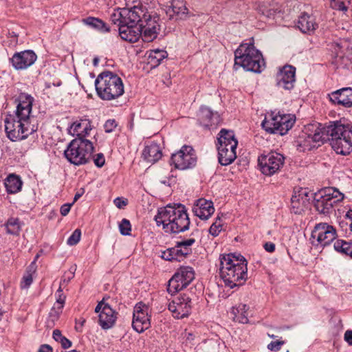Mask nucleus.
I'll return each mask as SVG.
<instances>
[{"label":"nucleus","instance_id":"nucleus-1","mask_svg":"<svg viewBox=\"0 0 352 352\" xmlns=\"http://www.w3.org/2000/svg\"><path fill=\"white\" fill-rule=\"evenodd\" d=\"M33 100L31 96L21 94L16 110L6 116L5 131L10 140L16 142L26 139L37 131L38 126L33 123L34 118L31 116Z\"/></svg>","mask_w":352,"mask_h":352},{"label":"nucleus","instance_id":"nucleus-2","mask_svg":"<svg viewBox=\"0 0 352 352\" xmlns=\"http://www.w3.org/2000/svg\"><path fill=\"white\" fill-rule=\"evenodd\" d=\"M219 274L225 285L230 289L243 285L248 278L247 261L233 254L219 256Z\"/></svg>","mask_w":352,"mask_h":352},{"label":"nucleus","instance_id":"nucleus-3","mask_svg":"<svg viewBox=\"0 0 352 352\" xmlns=\"http://www.w3.org/2000/svg\"><path fill=\"white\" fill-rule=\"evenodd\" d=\"M157 226L168 234L184 232L189 228L190 219L182 204L167 205L160 208L154 218Z\"/></svg>","mask_w":352,"mask_h":352},{"label":"nucleus","instance_id":"nucleus-4","mask_svg":"<svg viewBox=\"0 0 352 352\" xmlns=\"http://www.w3.org/2000/svg\"><path fill=\"white\" fill-rule=\"evenodd\" d=\"M320 124H311L306 130L311 131L308 133V141L314 142H324L331 140V138H339L342 140H347L348 136L352 134V127L344 125L340 121L331 122L329 125L320 128Z\"/></svg>","mask_w":352,"mask_h":352},{"label":"nucleus","instance_id":"nucleus-5","mask_svg":"<svg viewBox=\"0 0 352 352\" xmlns=\"http://www.w3.org/2000/svg\"><path fill=\"white\" fill-rule=\"evenodd\" d=\"M98 96L104 100L116 99L124 94V84L121 78L111 72L100 73L95 80Z\"/></svg>","mask_w":352,"mask_h":352},{"label":"nucleus","instance_id":"nucleus-6","mask_svg":"<svg viewBox=\"0 0 352 352\" xmlns=\"http://www.w3.org/2000/svg\"><path fill=\"white\" fill-rule=\"evenodd\" d=\"M235 65L255 73L261 72L265 67L261 53L252 43H242L234 52Z\"/></svg>","mask_w":352,"mask_h":352},{"label":"nucleus","instance_id":"nucleus-7","mask_svg":"<svg viewBox=\"0 0 352 352\" xmlns=\"http://www.w3.org/2000/svg\"><path fill=\"white\" fill-rule=\"evenodd\" d=\"M93 151L94 146L91 141L76 138L68 144L64 155L71 164L80 166L89 162Z\"/></svg>","mask_w":352,"mask_h":352},{"label":"nucleus","instance_id":"nucleus-8","mask_svg":"<svg viewBox=\"0 0 352 352\" xmlns=\"http://www.w3.org/2000/svg\"><path fill=\"white\" fill-rule=\"evenodd\" d=\"M343 198L344 195L335 188L321 189L314 194V206L319 213L327 214Z\"/></svg>","mask_w":352,"mask_h":352},{"label":"nucleus","instance_id":"nucleus-9","mask_svg":"<svg viewBox=\"0 0 352 352\" xmlns=\"http://www.w3.org/2000/svg\"><path fill=\"white\" fill-rule=\"evenodd\" d=\"M294 124V120L289 115H274L272 113L265 116L261 125L267 132L283 135L292 129Z\"/></svg>","mask_w":352,"mask_h":352},{"label":"nucleus","instance_id":"nucleus-10","mask_svg":"<svg viewBox=\"0 0 352 352\" xmlns=\"http://www.w3.org/2000/svg\"><path fill=\"white\" fill-rule=\"evenodd\" d=\"M194 278L195 271L191 267H181L169 280L167 290L173 295L186 288Z\"/></svg>","mask_w":352,"mask_h":352},{"label":"nucleus","instance_id":"nucleus-11","mask_svg":"<svg viewBox=\"0 0 352 352\" xmlns=\"http://www.w3.org/2000/svg\"><path fill=\"white\" fill-rule=\"evenodd\" d=\"M337 237L336 228L327 223H320L315 226L311 232V242L316 246L329 245Z\"/></svg>","mask_w":352,"mask_h":352},{"label":"nucleus","instance_id":"nucleus-12","mask_svg":"<svg viewBox=\"0 0 352 352\" xmlns=\"http://www.w3.org/2000/svg\"><path fill=\"white\" fill-rule=\"evenodd\" d=\"M195 243L193 238L182 239L177 241L174 247L161 251L160 256L168 261H181L192 253L191 246Z\"/></svg>","mask_w":352,"mask_h":352},{"label":"nucleus","instance_id":"nucleus-13","mask_svg":"<svg viewBox=\"0 0 352 352\" xmlns=\"http://www.w3.org/2000/svg\"><path fill=\"white\" fill-rule=\"evenodd\" d=\"M258 166L263 174L272 176L278 173L283 167L285 157L280 153L271 152L258 157Z\"/></svg>","mask_w":352,"mask_h":352},{"label":"nucleus","instance_id":"nucleus-14","mask_svg":"<svg viewBox=\"0 0 352 352\" xmlns=\"http://www.w3.org/2000/svg\"><path fill=\"white\" fill-rule=\"evenodd\" d=\"M141 26L142 39L144 42H151L155 40L160 31V17L155 13L148 12L142 16Z\"/></svg>","mask_w":352,"mask_h":352},{"label":"nucleus","instance_id":"nucleus-15","mask_svg":"<svg viewBox=\"0 0 352 352\" xmlns=\"http://www.w3.org/2000/svg\"><path fill=\"white\" fill-rule=\"evenodd\" d=\"M196 162L197 157L193 148L190 146H184L178 152L172 154L170 163L175 168L186 170L194 167Z\"/></svg>","mask_w":352,"mask_h":352},{"label":"nucleus","instance_id":"nucleus-16","mask_svg":"<svg viewBox=\"0 0 352 352\" xmlns=\"http://www.w3.org/2000/svg\"><path fill=\"white\" fill-rule=\"evenodd\" d=\"M151 310L148 305L138 302L133 313L132 327L138 333H142L151 327Z\"/></svg>","mask_w":352,"mask_h":352},{"label":"nucleus","instance_id":"nucleus-17","mask_svg":"<svg viewBox=\"0 0 352 352\" xmlns=\"http://www.w3.org/2000/svg\"><path fill=\"white\" fill-rule=\"evenodd\" d=\"M168 310L176 319L187 318L191 312V298L186 294L175 297L168 306Z\"/></svg>","mask_w":352,"mask_h":352},{"label":"nucleus","instance_id":"nucleus-18","mask_svg":"<svg viewBox=\"0 0 352 352\" xmlns=\"http://www.w3.org/2000/svg\"><path fill=\"white\" fill-rule=\"evenodd\" d=\"M95 311L98 314V323L102 329H109L114 326L118 313L109 304L100 302L96 307Z\"/></svg>","mask_w":352,"mask_h":352},{"label":"nucleus","instance_id":"nucleus-19","mask_svg":"<svg viewBox=\"0 0 352 352\" xmlns=\"http://www.w3.org/2000/svg\"><path fill=\"white\" fill-rule=\"evenodd\" d=\"M148 13V9L145 6L134 5L131 8H122L123 25H139L141 23L142 16Z\"/></svg>","mask_w":352,"mask_h":352},{"label":"nucleus","instance_id":"nucleus-20","mask_svg":"<svg viewBox=\"0 0 352 352\" xmlns=\"http://www.w3.org/2000/svg\"><path fill=\"white\" fill-rule=\"evenodd\" d=\"M36 59L34 52L28 50L14 53L10 60L16 70H25L32 66Z\"/></svg>","mask_w":352,"mask_h":352},{"label":"nucleus","instance_id":"nucleus-21","mask_svg":"<svg viewBox=\"0 0 352 352\" xmlns=\"http://www.w3.org/2000/svg\"><path fill=\"white\" fill-rule=\"evenodd\" d=\"M296 82V68L292 65H285L276 75L277 86L285 90L294 88Z\"/></svg>","mask_w":352,"mask_h":352},{"label":"nucleus","instance_id":"nucleus-22","mask_svg":"<svg viewBox=\"0 0 352 352\" xmlns=\"http://www.w3.org/2000/svg\"><path fill=\"white\" fill-rule=\"evenodd\" d=\"M309 192L305 188H300L294 191L291 198L292 212L300 214L309 204Z\"/></svg>","mask_w":352,"mask_h":352},{"label":"nucleus","instance_id":"nucleus-23","mask_svg":"<svg viewBox=\"0 0 352 352\" xmlns=\"http://www.w3.org/2000/svg\"><path fill=\"white\" fill-rule=\"evenodd\" d=\"M164 8L169 19H184L188 14V9L185 3L182 0H171Z\"/></svg>","mask_w":352,"mask_h":352},{"label":"nucleus","instance_id":"nucleus-24","mask_svg":"<svg viewBox=\"0 0 352 352\" xmlns=\"http://www.w3.org/2000/svg\"><path fill=\"white\" fill-rule=\"evenodd\" d=\"M200 125L206 128L215 126L220 121L217 112H213L207 107H201L197 114Z\"/></svg>","mask_w":352,"mask_h":352},{"label":"nucleus","instance_id":"nucleus-25","mask_svg":"<svg viewBox=\"0 0 352 352\" xmlns=\"http://www.w3.org/2000/svg\"><path fill=\"white\" fill-rule=\"evenodd\" d=\"M119 34L122 40L130 43L142 38L141 26L140 25H122L118 28Z\"/></svg>","mask_w":352,"mask_h":352},{"label":"nucleus","instance_id":"nucleus-26","mask_svg":"<svg viewBox=\"0 0 352 352\" xmlns=\"http://www.w3.org/2000/svg\"><path fill=\"white\" fill-rule=\"evenodd\" d=\"M330 100L333 103L345 107L352 106V88L346 87L338 89L330 94Z\"/></svg>","mask_w":352,"mask_h":352},{"label":"nucleus","instance_id":"nucleus-27","mask_svg":"<svg viewBox=\"0 0 352 352\" xmlns=\"http://www.w3.org/2000/svg\"><path fill=\"white\" fill-rule=\"evenodd\" d=\"M192 211L201 219H208L214 212L213 203L204 199L197 200Z\"/></svg>","mask_w":352,"mask_h":352},{"label":"nucleus","instance_id":"nucleus-28","mask_svg":"<svg viewBox=\"0 0 352 352\" xmlns=\"http://www.w3.org/2000/svg\"><path fill=\"white\" fill-rule=\"evenodd\" d=\"M237 146L233 142L230 146H218V160L222 166H228L232 164L236 157Z\"/></svg>","mask_w":352,"mask_h":352},{"label":"nucleus","instance_id":"nucleus-29","mask_svg":"<svg viewBox=\"0 0 352 352\" xmlns=\"http://www.w3.org/2000/svg\"><path fill=\"white\" fill-rule=\"evenodd\" d=\"M162 155L159 144L154 142L147 143L142 151L144 160L152 164L157 162L162 157Z\"/></svg>","mask_w":352,"mask_h":352},{"label":"nucleus","instance_id":"nucleus-30","mask_svg":"<svg viewBox=\"0 0 352 352\" xmlns=\"http://www.w3.org/2000/svg\"><path fill=\"white\" fill-rule=\"evenodd\" d=\"M91 122L87 118H80L76 120L71 125L70 130L73 131V135L77 138H85L91 131Z\"/></svg>","mask_w":352,"mask_h":352},{"label":"nucleus","instance_id":"nucleus-31","mask_svg":"<svg viewBox=\"0 0 352 352\" xmlns=\"http://www.w3.org/2000/svg\"><path fill=\"white\" fill-rule=\"evenodd\" d=\"M351 137H347V140H342L340 138H331L329 141L331 142L332 148L338 153L346 155L352 151V134Z\"/></svg>","mask_w":352,"mask_h":352},{"label":"nucleus","instance_id":"nucleus-32","mask_svg":"<svg viewBox=\"0 0 352 352\" xmlns=\"http://www.w3.org/2000/svg\"><path fill=\"white\" fill-rule=\"evenodd\" d=\"M297 26L302 32L309 33L318 28V24L314 16L302 13L298 18Z\"/></svg>","mask_w":352,"mask_h":352},{"label":"nucleus","instance_id":"nucleus-33","mask_svg":"<svg viewBox=\"0 0 352 352\" xmlns=\"http://www.w3.org/2000/svg\"><path fill=\"white\" fill-rule=\"evenodd\" d=\"M4 184L8 193L14 194L21 191L23 182L19 175L12 173L6 178Z\"/></svg>","mask_w":352,"mask_h":352},{"label":"nucleus","instance_id":"nucleus-34","mask_svg":"<svg viewBox=\"0 0 352 352\" xmlns=\"http://www.w3.org/2000/svg\"><path fill=\"white\" fill-rule=\"evenodd\" d=\"M249 307L245 304L240 303L233 307L230 312L234 321L242 324H247L249 321L248 318V311Z\"/></svg>","mask_w":352,"mask_h":352},{"label":"nucleus","instance_id":"nucleus-35","mask_svg":"<svg viewBox=\"0 0 352 352\" xmlns=\"http://www.w3.org/2000/svg\"><path fill=\"white\" fill-rule=\"evenodd\" d=\"M218 146H230L235 143V146L238 145V141L234 137V131L232 130H227L222 129L219 133Z\"/></svg>","mask_w":352,"mask_h":352},{"label":"nucleus","instance_id":"nucleus-36","mask_svg":"<svg viewBox=\"0 0 352 352\" xmlns=\"http://www.w3.org/2000/svg\"><path fill=\"white\" fill-rule=\"evenodd\" d=\"M81 21L84 25H86L101 32H107L109 31V28L107 24L98 18L89 16L82 19Z\"/></svg>","mask_w":352,"mask_h":352},{"label":"nucleus","instance_id":"nucleus-37","mask_svg":"<svg viewBox=\"0 0 352 352\" xmlns=\"http://www.w3.org/2000/svg\"><path fill=\"white\" fill-rule=\"evenodd\" d=\"M167 56L168 53L165 50L159 49L153 50L149 52L148 58V62L154 66H157Z\"/></svg>","mask_w":352,"mask_h":352},{"label":"nucleus","instance_id":"nucleus-38","mask_svg":"<svg viewBox=\"0 0 352 352\" xmlns=\"http://www.w3.org/2000/svg\"><path fill=\"white\" fill-rule=\"evenodd\" d=\"M7 232L12 235H19L22 228V223L18 218L10 217L6 223Z\"/></svg>","mask_w":352,"mask_h":352},{"label":"nucleus","instance_id":"nucleus-39","mask_svg":"<svg viewBox=\"0 0 352 352\" xmlns=\"http://www.w3.org/2000/svg\"><path fill=\"white\" fill-rule=\"evenodd\" d=\"M35 261H33L31 265L28 267L25 274L23 275L21 282V288H28L29 287L33 281L32 275L36 271L35 268Z\"/></svg>","mask_w":352,"mask_h":352},{"label":"nucleus","instance_id":"nucleus-40","mask_svg":"<svg viewBox=\"0 0 352 352\" xmlns=\"http://www.w3.org/2000/svg\"><path fill=\"white\" fill-rule=\"evenodd\" d=\"M334 249L352 258V243L344 240H337L334 243Z\"/></svg>","mask_w":352,"mask_h":352},{"label":"nucleus","instance_id":"nucleus-41","mask_svg":"<svg viewBox=\"0 0 352 352\" xmlns=\"http://www.w3.org/2000/svg\"><path fill=\"white\" fill-rule=\"evenodd\" d=\"M53 338L61 344V346L64 349H68L72 346V342L67 338L63 336L58 329H55L53 331Z\"/></svg>","mask_w":352,"mask_h":352},{"label":"nucleus","instance_id":"nucleus-42","mask_svg":"<svg viewBox=\"0 0 352 352\" xmlns=\"http://www.w3.org/2000/svg\"><path fill=\"white\" fill-rule=\"evenodd\" d=\"M331 7L339 11L344 12L348 10V4L350 3V0H330Z\"/></svg>","mask_w":352,"mask_h":352},{"label":"nucleus","instance_id":"nucleus-43","mask_svg":"<svg viewBox=\"0 0 352 352\" xmlns=\"http://www.w3.org/2000/svg\"><path fill=\"white\" fill-rule=\"evenodd\" d=\"M120 234L124 236L131 235V225L126 219H123L119 224Z\"/></svg>","mask_w":352,"mask_h":352},{"label":"nucleus","instance_id":"nucleus-44","mask_svg":"<svg viewBox=\"0 0 352 352\" xmlns=\"http://www.w3.org/2000/svg\"><path fill=\"white\" fill-rule=\"evenodd\" d=\"M223 224L219 217L216 219V221L212 224L209 229V232L213 236H217L222 230Z\"/></svg>","mask_w":352,"mask_h":352},{"label":"nucleus","instance_id":"nucleus-45","mask_svg":"<svg viewBox=\"0 0 352 352\" xmlns=\"http://www.w3.org/2000/svg\"><path fill=\"white\" fill-rule=\"evenodd\" d=\"M110 19L113 23L118 24L119 27L120 25H122V19H124V16L122 14V8L114 10V12L111 14Z\"/></svg>","mask_w":352,"mask_h":352},{"label":"nucleus","instance_id":"nucleus-46","mask_svg":"<svg viewBox=\"0 0 352 352\" xmlns=\"http://www.w3.org/2000/svg\"><path fill=\"white\" fill-rule=\"evenodd\" d=\"M118 126V122L115 119H109L104 122L103 128L106 133H110L113 132Z\"/></svg>","mask_w":352,"mask_h":352},{"label":"nucleus","instance_id":"nucleus-47","mask_svg":"<svg viewBox=\"0 0 352 352\" xmlns=\"http://www.w3.org/2000/svg\"><path fill=\"white\" fill-rule=\"evenodd\" d=\"M80 236H81L80 230L76 229L73 232L72 235L68 238L67 243L69 245H75L80 241Z\"/></svg>","mask_w":352,"mask_h":352},{"label":"nucleus","instance_id":"nucleus-48","mask_svg":"<svg viewBox=\"0 0 352 352\" xmlns=\"http://www.w3.org/2000/svg\"><path fill=\"white\" fill-rule=\"evenodd\" d=\"M62 311L63 305H58V307L54 305L49 314L50 318H51L53 322L57 320Z\"/></svg>","mask_w":352,"mask_h":352},{"label":"nucleus","instance_id":"nucleus-49","mask_svg":"<svg viewBox=\"0 0 352 352\" xmlns=\"http://www.w3.org/2000/svg\"><path fill=\"white\" fill-rule=\"evenodd\" d=\"M62 292H63L62 283H60V287L56 293V295L57 296V299H56V302L54 305V306L58 307V305H63V307L64 306V303H65L66 297L65 295H63V294Z\"/></svg>","mask_w":352,"mask_h":352},{"label":"nucleus","instance_id":"nucleus-50","mask_svg":"<svg viewBox=\"0 0 352 352\" xmlns=\"http://www.w3.org/2000/svg\"><path fill=\"white\" fill-rule=\"evenodd\" d=\"M285 344L283 340L272 341L267 345V349L272 351H278Z\"/></svg>","mask_w":352,"mask_h":352},{"label":"nucleus","instance_id":"nucleus-51","mask_svg":"<svg viewBox=\"0 0 352 352\" xmlns=\"http://www.w3.org/2000/svg\"><path fill=\"white\" fill-rule=\"evenodd\" d=\"M258 12L266 16L267 18H274L276 11L272 9H267L264 5H261L258 8Z\"/></svg>","mask_w":352,"mask_h":352},{"label":"nucleus","instance_id":"nucleus-52","mask_svg":"<svg viewBox=\"0 0 352 352\" xmlns=\"http://www.w3.org/2000/svg\"><path fill=\"white\" fill-rule=\"evenodd\" d=\"M118 1V3L125 5V8H131L133 4L138 3L139 6L143 5V3H144V0H116Z\"/></svg>","mask_w":352,"mask_h":352},{"label":"nucleus","instance_id":"nucleus-53","mask_svg":"<svg viewBox=\"0 0 352 352\" xmlns=\"http://www.w3.org/2000/svg\"><path fill=\"white\" fill-rule=\"evenodd\" d=\"M94 162L95 165L98 167H102L105 162L104 156L102 153H98L94 157Z\"/></svg>","mask_w":352,"mask_h":352},{"label":"nucleus","instance_id":"nucleus-54","mask_svg":"<svg viewBox=\"0 0 352 352\" xmlns=\"http://www.w3.org/2000/svg\"><path fill=\"white\" fill-rule=\"evenodd\" d=\"M113 203L116 207L121 209L127 205L128 201L127 199L122 197H117L113 200Z\"/></svg>","mask_w":352,"mask_h":352},{"label":"nucleus","instance_id":"nucleus-55","mask_svg":"<svg viewBox=\"0 0 352 352\" xmlns=\"http://www.w3.org/2000/svg\"><path fill=\"white\" fill-rule=\"evenodd\" d=\"M74 271L75 269H73L72 267L70 269L69 272L68 273V276L65 274L63 276V280H61L60 283H62V286L65 284L67 285L71 279H72L74 276Z\"/></svg>","mask_w":352,"mask_h":352},{"label":"nucleus","instance_id":"nucleus-56","mask_svg":"<svg viewBox=\"0 0 352 352\" xmlns=\"http://www.w3.org/2000/svg\"><path fill=\"white\" fill-rule=\"evenodd\" d=\"M73 204H65L60 207V214L63 216H66L70 211L71 207Z\"/></svg>","mask_w":352,"mask_h":352},{"label":"nucleus","instance_id":"nucleus-57","mask_svg":"<svg viewBox=\"0 0 352 352\" xmlns=\"http://www.w3.org/2000/svg\"><path fill=\"white\" fill-rule=\"evenodd\" d=\"M344 339L349 346H352V330H346L345 331Z\"/></svg>","mask_w":352,"mask_h":352},{"label":"nucleus","instance_id":"nucleus-58","mask_svg":"<svg viewBox=\"0 0 352 352\" xmlns=\"http://www.w3.org/2000/svg\"><path fill=\"white\" fill-rule=\"evenodd\" d=\"M264 249L268 252H274L275 251V244L272 242H267L263 245Z\"/></svg>","mask_w":352,"mask_h":352},{"label":"nucleus","instance_id":"nucleus-59","mask_svg":"<svg viewBox=\"0 0 352 352\" xmlns=\"http://www.w3.org/2000/svg\"><path fill=\"white\" fill-rule=\"evenodd\" d=\"M38 352H52V348L48 344H43L40 346Z\"/></svg>","mask_w":352,"mask_h":352},{"label":"nucleus","instance_id":"nucleus-60","mask_svg":"<svg viewBox=\"0 0 352 352\" xmlns=\"http://www.w3.org/2000/svg\"><path fill=\"white\" fill-rule=\"evenodd\" d=\"M82 193L77 192L74 196V201H76L82 196Z\"/></svg>","mask_w":352,"mask_h":352},{"label":"nucleus","instance_id":"nucleus-61","mask_svg":"<svg viewBox=\"0 0 352 352\" xmlns=\"http://www.w3.org/2000/svg\"><path fill=\"white\" fill-rule=\"evenodd\" d=\"M346 216L352 221V210L348 211Z\"/></svg>","mask_w":352,"mask_h":352},{"label":"nucleus","instance_id":"nucleus-62","mask_svg":"<svg viewBox=\"0 0 352 352\" xmlns=\"http://www.w3.org/2000/svg\"><path fill=\"white\" fill-rule=\"evenodd\" d=\"M98 60H98V58H94V60H93V63H94V65L95 66H96V65H98Z\"/></svg>","mask_w":352,"mask_h":352},{"label":"nucleus","instance_id":"nucleus-63","mask_svg":"<svg viewBox=\"0 0 352 352\" xmlns=\"http://www.w3.org/2000/svg\"><path fill=\"white\" fill-rule=\"evenodd\" d=\"M162 183L164 184H168V186L170 185V184L168 182H166V181H162Z\"/></svg>","mask_w":352,"mask_h":352},{"label":"nucleus","instance_id":"nucleus-64","mask_svg":"<svg viewBox=\"0 0 352 352\" xmlns=\"http://www.w3.org/2000/svg\"><path fill=\"white\" fill-rule=\"evenodd\" d=\"M350 230H351V231L352 232V221H351V223H350Z\"/></svg>","mask_w":352,"mask_h":352}]
</instances>
